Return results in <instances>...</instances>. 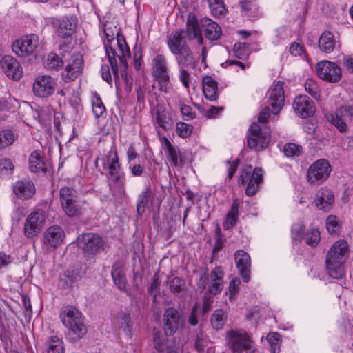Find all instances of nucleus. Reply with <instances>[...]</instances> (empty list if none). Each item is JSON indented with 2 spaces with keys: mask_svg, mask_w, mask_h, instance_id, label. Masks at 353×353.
Instances as JSON below:
<instances>
[{
  "mask_svg": "<svg viewBox=\"0 0 353 353\" xmlns=\"http://www.w3.org/2000/svg\"><path fill=\"white\" fill-rule=\"evenodd\" d=\"M185 38L184 30H177L168 37L167 44L179 65L194 69L196 67V60Z\"/></svg>",
  "mask_w": 353,
  "mask_h": 353,
  "instance_id": "obj_1",
  "label": "nucleus"
},
{
  "mask_svg": "<svg viewBox=\"0 0 353 353\" xmlns=\"http://www.w3.org/2000/svg\"><path fill=\"white\" fill-rule=\"evenodd\" d=\"M59 316L64 326L68 330L67 338L70 341H78L87 333L82 313L77 307L71 305L63 306Z\"/></svg>",
  "mask_w": 353,
  "mask_h": 353,
  "instance_id": "obj_2",
  "label": "nucleus"
},
{
  "mask_svg": "<svg viewBox=\"0 0 353 353\" xmlns=\"http://www.w3.org/2000/svg\"><path fill=\"white\" fill-rule=\"evenodd\" d=\"M348 252L347 243L339 240L334 243L326 256V269L328 275L334 279H341L345 276L344 263Z\"/></svg>",
  "mask_w": 353,
  "mask_h": 353,
  "instance_id": "obj_3",
  "label": "nucleus"
},
{
  "mask_svg": "<svg viewBox=\"0 0 353 353\" xmlns=\"http://www.w3.org/2000/svg\"><path fill=\"white\" fill-rule=\"evenodd\" d=\"M116 43L117 50L114 49L112 45L108 43H105V50L108 57L115 83H117L119 79V75L116 57H118L120 63L127 62L126 57H130V50L123 35L120 34L119 32L117 33Z\"/></svg>",
  "mask_w": 353,
  "mask_h": 353,
  "instance_id": "obj_4",
  "label": "nucleus"
},
{
  "mask_svg": "<svg viewBox=\"0 0 353 353\" xmlns=\"http://www.w3.org/2000/svg\"><path fill=\"white\" fill-rule=\"evenodd\" d=\"M60 203L64 213L69 217H77L82 214L85 201L78 195L76 190L62 187L59 190Z\"/></svg>",
  "mask_w": 353,
  "mask_h": 353,
  "instance_id": "obj_5",
  "label": "nucleus"
},
{
  "mask_svg": "<svg viewBox=\"0 0 353 353\" xmlns=\"http://www.w3.org/2000/svg\"><path fill=\"white\" fill-rule=\"evenodd\" d=\"M103 167L108 170V178L117 184L118 192L121 197L125 196V178L121 172V164L115 149H111L103 159Z\"/></svg>",
  "mask_w": 353,
  "mask_h": 353,
  "instance_id": "obj_6",
  "label": "nucleus"
},
{
  "mask_svg": "<svg viewBox=\"0 0 353 353\" xmlns=\"http://www.w3.org/2000/svg\"><path fill=\"white\" fill-rule=\"evenodd\" d=\"M263 181V171L261 168H252L251 165H245L243 166L241 174L238 178V185H245V194L248 196L255 195L259 190L260 185Z\"/></svg>",
  "mask_w": 353,
  "mask_h": 353,
  "instance_id": "obj_7",
  "label": "nucleus"
},
{
  "mask_svg": "<svg viewBox=\"0 0 353 353\" xmlns=\"http://www.w3.org/2000/svg\"><path fill=\"white\" fill-rule=\"evenodd\" d=\"M77 241L79 248L88 259H94L104 250L105 241L97 234H83L78 237Z\"/></svg>",
  "mask_w": 353,
  "mask_h": 353,
  "instance_id": "obj_8",
  "label": "nucleus"
},
{
  "mask_svg": "<svg viewBox=\"0 0 353 353\" xmlns=\"http://www.w3.org/2000/svg\"><path fill=\"white\" fill-rule=\"evenodd\" d=\"M228 345L232 353H254V343L245 332L239 333L234 330L227 332Z\"/></svg>",
  "mask_w": 353,
  "mask_h": 353,
  "instance_id": "obj_9",
  "label": "nucleus"
},
{
  "mask_svg": "<svg viewBox=\"0 0 353 353\" xmlns=\"http://www.w3.org/2000/svg\"><path fill=\"white\" fill-rule=\"evenodd\" d=\"M223 276L224 272L220 266L215 267L210 272V274L208 272V269L205 268L203 274L199 278V288L202 290L205 289L210 279V283L208 286V292L214 295L219 294L223 290Z\"/></svg>",
  "mask_w": 353,
  "mask_h": 353,
  "instance_id": "obj_10",
  "label": "nucleus"
},
{
  "mask_svg": "<svg viewBox=\"0 0 353 353\" xmlns=\"http://www.w3.org/2000/svg\"><path fill=\"white\" fill-rule=\"evenodd\" d=\"M332 170V168L327 159H318L310 165L307 171V180L310 184L319 185L329 178Z\"/></svg>",
  "mask_w": 353,
  "mask_h": 353,
  "instance_id": "obj_11",
  "label": "nucleus"
},
{
  "mask_svg": "<svg viewBox=\"0 0 353 353\" xmlns=\"http://www.w3.org/2000/svg\"><path fill=\"white\" fill-rule=\"evenodd\" d=\"M327 118L340 132H345L347 130L346 121H353V99L338 108L336 112L329 114Z\"/></svg>",
  "mask_w": 353,
  "mask_h": 353,
  "instance_id": "obj_12",
  "label": "nucleus"
},
{
  "mask_svg": "<svg viewBox=\"0 0 353 353\" xmlns=\"http://www.w3.org/2000/svg\"><path fill=\"white\" fill-rule=\"evenodd\" d=\"M270 135L267 132L262 131L260 125L253 123L249 128L248 135V146L256 151H261L266 148L270 142Z\"/></svg>",
  "mask_w": 353,
  "mask_h": 353,
  "instance_id": "obj_13",
  "label": "nucleus"
},
{
  "mask_svg": "<svg viewBox=\"0 0 353 353\" xmlns=\"http://www.w3.org/2000/svg\"><path fill=\"white\" fill-rule=\"evenodd\" d=\"M319 77L325 81L336 83L341 79V69L334 62L322 61L316 65Z\"/></svg>",
  "mask_w": 353,
  "mask_h": 353,
  "instance_id": "obj_14",
  "label": "nucleus"
},
{
  "mask_svg": "<svg viewBox=\"0 0 353 353\" xmlns=\"http://www.w3.org/2000/svg\"><path fill=\"white\" fill-rule=\"evenodd\" d=\"M46 221V214L43 210L38 209L31 212L26 220L24 234L30 239L37 236L41 230Z\"/></svg>",
  "mask_w": 353,
  "mask_h": 353,
  "instance_id": "obj_15",
  "label": "nucleus"
},
{
  "mask_svg": "<svg viewBox=\"0 0 353 353\" xmlns=\"http://www.w3.org/2000/svg\"><path fill=\"white\" fill-rule=\"evenodd\" d=\"M56 85V81L51 76L39 75L33 83V93L38 97L47 98L54 94Z\"/></svg>",
  "mask_w": 353,
  "mask_h": 353,
  "instance_id": "obj_16",
  "label": "nucleus"
},
{
  "mask_svg": "<svg viewBox=\"0 0 353 353\" xmlns=\"http://www.w3.org/2000/svg\"><path fill=\"white\" fill-rule=\"evenodd\" d=\"M83 59L80 54H74L68 64L61 73V77L64 82L69 83L75 81L83 72Z\"/></svg>",
  "mask_w": 353,
  "mask_h": 353,
  "instance_id": "obj_17",
  "label": "nucleus"
},
{
  "mask_svg": "<svg viewBox=\"0 0 353 353\" xmlns=\"http://www.w3.org/2000/svg\"><path fill=\"white\" fill-rule=\"evenodd\" d=\"M38 44V36L31 34L17 40L12 45V50L18 56L26 57L34 51Z\"/></svg>",
  "mask_w": 353,
  "mask_h": 353,
  "instance_id": "obj_18",
  "label": "nucleus"
},
{
  "mask_svg": "<svg viewBox=\"0 0 353 353\" xmlns=\"http://www.w3.org/2000/svg\"><path fill=\"white\" fill-rule=\"evenodd\" d=\"M0 66L6 76L10 79L18 81L23 76V69L19 62L10 55L2 57Z\"/></svg>",
  "mask_w": 353,
  "mask_h": 353,
  "instance_id": "obj_19",
  "label": "nucleus"
},
{
  "mask_svg": "<svg viewBox=\"0 0 353 353\" xmlns=\"http://www.w3.org/2000/svg\"><path fill=\"white\" fill-rule=\"evenodd\" d=\"M181 314L177 309L174 307L165 309L163 318L165 336H170L176 332L181 323Z\"/></svg>",
  "mask_w": 353,
  "mask_h": 353,
  "instance_id": "obj_20",
  "label": "nucleus"
},
{
  "mask_svg": "<svg viewBox=\"0 0 353 353\" xmlns=\"http://www.w3.org/2000/svg\"><path fill=\"white\" fill-rule=\"evenodd\" d=\"M236 268L239 272L242 280L248 283L250 280L251 259L250 255L242 250H237L234 254Z\"/></svg>",
  "mask_w": 353,
  "mask_h": 353,
  "instance_id": "obj_21",
  "label": "nucleus"
},
{
  "mask_svg": "<svg viewBox=\"0 0 353 353\" xmlns=\"http://www.w3.org/2000/svg\"><path fill=\"white\" fill-rule=\"evenodd\" d=\"M293 107L296 114L302 118L310 117L316 111L314 102L306 95L296 97Z\"/></svg>",
  "mask_w": 353,
  "mask_h": 353,
  "instance_id": "obj_22",
  "label": "nucleus"
},
{
  "mask_svg": "<svg viewBox=\"0 0 353 353\" xmlns=\"http://www.w3.org/2000/svg\"><path fill=\"white\" fill-rule=\"evenodd\" d=\"M152 336L154 347L158 352V353H164L165 348L163 344L165 341L168 343L166 345V353L179 352V344L176 343L175 339H172L169 342L167 339L163 337L161 331L156 330L155 329L153 330Z\"/></svg>",
  "mask_w": 353,
  "mask_h": 353,
  "instance_id": "obj_23",
  "label": "nucleus"
},
{
  "mask_svg": "<svg viewBox=\"0 0 353 353\" xmlns=\"http://www.w3.org/2000/svg\"><path fill=\"white\" fill-rule=\"evenodd\" d=\"M201 32H203L205 37L210 41L219 40L222 35L221 26L208 17H203L200 19Z\"/></svg>",
  "mask_w": 353,
  "mask_h": 353,
  "instance_id": "obj_24",
  "label": "nucleus"
},
{
  "mask_svg": "<svg viewBox=\"0 0 353 353\" xmlns=\"http://www.w3.org/2000/svg\"><path fill=\"white\" fill-rule=\"evenodd\" d=\"M111 275L114 283L118 288L127 294L128 296L132 297V294L130 290L127 288V279L125 274L122 269V265L120 261H116L112 266Z\"/></svg>",
  "mask_w": 353,
  "mask_h": 353,
  "instance_id": "obj_25",
  "label": "nucleus"
},
{
  "mask_svg": "<svg viewBox=\"0 0 353 353\" xmlns=\"http://www.w3.org/2000/svg\"><path fill=\"white\" fill-rule=\"evenodd\" d=\"M77 19L73 17H64L59 20L57 34L63 39H71L77 31Z\"/></svg>",
  "mask_w": 353,
  "mask_h": 353,
  "instance_id": "obj_26",
  "label": "nucleus"
},
{
  "mask_svg": "<svg viewBox=\"0 0 353 353\" xmlns=\"http://www.w3.org/2000/svg\"><path fill=\"white\" fill-rule=\"evenodd\" d=\"M334 202V193L328 188H322L316 192L314 203L319 209L328 211L330 210Z\"/></svg>",
  "mask_w": 353,
  "mask_h": 353,
  "instance_id": "obj_27",
  "label": "nucleus"
},
{
  "mask_svg": "<svg viewBox=\"0 0 353 353\" xmlns=\"http://www.w3.org/2000/svg\"><path fill=\"white\" fill-rule=\"evenodd\" d=\"M270 104L272 108V112L277 114L281 111L284 105V91L282 83L279 81L272 89L269 97Z\"/></svg>",
  "mask_w": 353,
  "mask_h": 353,
  "instance_id": "obj_28",
  "label": "nucleus"
},
{
  "mask_svg": "<svg viewBox=\"0 0 353 353\" xmlns=\"http://www.w3.org/2000/svg\"><path fill=\"white\" fill-rule=\"evenodd\" d=\"M29 168L32 172L46 174L48 172V163L45 161V157L41 151L34 150L29 157Z\"/></svg>",
  "mask_w": 353,
  "mask_h": 353,
  "instance_id": "obj_29",
  "label": "nucleus"
},
{
  "mask_svg": "<svg viewBox=\"0 0 353 353\" xmlns=\"http://www.w3.org/2000/svg\"><path fill=\"white\" fill-rule=\"evenodd\" d=\"M13 191L18 198L26 200L34 195L36 190L32 181L24 179L15 183Z\"/></svg>",
  "mask_w": 353,
  "mask_h": 353,
  "instance_id": "obj_30",
  "label": "nucleus"
},
{
  "mask_svg": "<svg viewBox=\"0 0 353 353\" xmlns=\"http://www.w3.org/2000/svg\"><path fill=\"white\" fill-rule=\"evenodd\" d=\"M64 232L61 227L53 225L47 229L44 234V243L52 247H57L63 240Z\"/></svg>",
  "mask_w": 353,
  "mask_h": 353,
  "instance_id": "obj_31",
  "label": "nucleus"
},
{
  "mask_svg": "<svg viewBox=\"0 0 353 353\" xmlns=\"http://www.w3.org/2000/svg\"><path fill=\"white\" fill-rule=\"evenodd\" d=\"M203 91L207 99L211 101H216L218 99L217 92L218 83L216 80L210 76L206 75L203 77Z\"/></svg>",
  "mask_w": 353,
  "mask_h": 353,
  "instance_id": "obj_32",
  "label": "nucleus"
},
{
  "mask_svg": "<svg viewBox=\"0 0 353 353\" xmlns=\"http://www.w3.org/2000/svg\"><path fill=\"white\" fill-rule=\"evenodd\" d=\"M183 30H184V34H186V37L188 40L192 41L195 39L202 30L200 21H198L194 14H189L187 17L186 28Z\"/></svg>",
  "mask_w": 353,
  "mask_h": 353,
  "instance_id": "obj_33",
  "label": "nucleus"
},
{
  "mask_svg": "<svg viewBox=\"0 0 353 353\" xmlns=\"http://www.w3.org/2000/svg\"><path fill=\"white\" fill-rule=\"evenodd\" d=\"M319 47L325 53L332 52L335 47V40L333 34L330 31L323 32L319 39Z\"/></svg>",
  "mask_w": 353,
  "mask_h": 353,
  "instance_id": "obj_34",
  "label": "nucleus"
},
{
  "mask_svg": "<svg viewBox=\"0 0 353 353\" xmlns=\"http://www.w3.org/2000/svg\"><path fill=\"white\" fill-rule=\"evenodd\" d=\"M45 353H65L63 341L57 336L49 337L45 343Z\"/></svg>",
  "mask_w": 353,
  "mask_h": 353,
  "instance_id": "obj_35",
  "label": "nucleus"
},
{
  "mask_svg": "<svg viewBox=\"0 0 353 353\" xmlns=\"http://www.w3.org/2000/svg\"><path fill=\"white\" fill-rule=\"evenodd\" d=\"M81 268H71L68 269L61 279L65 288L71 287L72 283L79 281L81 279Z\"/></svg>",
  "mask_w": 353,
  "mask_h": 353,
  "instance_id": "obj_36",
  "label": "nucleus"
},
{
  "mask_svg": "<svg viewBox=\"0 0 353 353\" xmlns=\"http://www.w3.org/2000/svg\"><path fill=\"white\" fill-rule=\"evenodd\" d=\"M44 67L49 70L58 71L64 65L62 59L55 53H50L43 61Z\"/></svg>",
  "mask_w": 353,
  "mask_h": 353,
  "instance_id": "obj_37",
  "label": "nucleus"
},
{
  "mask_svg": "<svg viewBox=\"0 0 353 353\" xmlns=\"http://www.w3.org/2000/svg\"><path fill=\"white\" fill-rule=\"evenodd\" d=\"M239 202L238 199L233 201L232 208L226 216V221L224 223V228L229 230L233 228L237 222L239 214Z\"/></svg>",
  "mask_w": 353,
  "mask_h": 353,
  "instance_id": "obj_38",
  "label": "nucleus"
},
{
  "mask_svg": "<svg viewBox=\"0 0 353 353\" xmlns=\"http://www.w3.org/2000/svg\"><path fill=\"white\" fill-rule=\"evenodd\" d=\"M227 321V316L223 310L217 309L212 314L210 323L212 328L216 330L223 329Z\"/></svg>",
  "mask_w": 353,
  "mask_h": 353,
  "instance_id": "obj_39",
  "label": "nucleus"
},
{
  "mask_svg": "<svg viewBox=\"0 0 353 353\" xmlns=\"http://www.w3.org/2000/svg\"><path fill=\"white\" fill-rule=\"evenodd\" d=\"M151 195L152 192L148 187L145 188L139 195L137 203V212L138 214L141 215L145 212V208L148 203Z\"/></svg>",
  "mask_w": 353,
  "mask_h": 353,
  "instance_id": "obj_40",
  "label": "nucleus"
},
{
  "mask_svg": "<svg viewBox=\"0 0 353 353\" xmlns=\"http://www.w3.org/2000/svg\"><path fill=\"white\" fill-rule=\"evenodd\" d=\"M305 225L303 221L295 223L291 228V238L293 242L300 243L305 236Z\"/></svg>",
  "mask_w": 353,
  "mask_h": 353,
  "instance_id": "obj_41",
  "label": "nucleus"
},
{
  "mask_svg": "<svg viewBox=\"0 0 353 353\" xmlns=\"http://www.w3.org/2000/svg\"><path fill=\"white\" fill-rule=\"evenodd\" d=\"M92 111L97 118L103 116L105 112L106 108L102 102L100 96L97 92H94L92 97Z\"/></svg>",
  "mask_w": 353,
  "mask_h": 353,
  "instance_id": "obj_42",
  "label": "nucleus"
},
{
  "mask_svg": "<svg viewBox=\"0 0 353 353\" xmlns=\"http://www.w3.org/2000/svg\"><path fill=\"white\" fill-rule=\"evenodd\" d=\"M208 1L213 16L219 17L226 14L227 10L223 0H208Z\"/></svg>",
  "mask_w": 353,
  "mask_h": 353,
  "instance_id": "obj_43",
  "label": "nucleus"
},
{
  "mask_svg": "<svg viewBox=\"0 0 353 353\" xmlns=\"http://www.w3.org/2000/svg\"><path fill=\"white\" fill-rule=\"evenodd\" d=\"M170 292L175 294H181L185 291V281L183 279L176 276L168 281Z\"/></svg>",
  "mask_w": 353,
  "mask_h": 353,
  "instance_id": "obj_44",
  "label": "nucleus"
},
{
  "mask_svg": "<svg viewBox=\"0 0 353 353\" xmlns=\"http://www.w3.org/2000/svg\"><path fill=\"white\" fill-rule=\"evenodd\" d=\"M283 151L287 157H299L303 153V148L294 143H288L283 145Z\"/></svg>",
  "mask_w": 353,
  "mask_h": 353,
  "instance_id": "obj_45",
  "label": "nucleus"
},
{
  "mask_svg": "<svg viewBox=\"0 0 353 353\" xmlns=\"http://www.w3.org/2000/svg\"><path fill=\"white\" fill-rule=\"evenodd\" d=\"M168 70L167 61L164 55L159 54L152 59V73Z\"/></svg>",
  "mask_w": 353,
  "mask_h": 353,
  "instance_id": "obj_46",
  "label": "nucleus"
},
{
  "mask_svg": "<svg viewBox=\"0 0 353 353\" xmlns=\"http://www.w3.org/2000/svg\"><path fill=\"white\" fill-rule=\"evenodd\" d=\"M168 156L174 167L183 166L184 165V157L176 147H172L167 150Z\"/></svg>",
  "mask_w": 353,
  "mask_h": 353,
  "instance_id": "obj_47",
  "label": "nucleus"
},
{
  "mask_svg": "<svg viewBox=\"0 0 353 353\" xmlns=\"http://www.w3.org/2000/svg\"><path fill=\"white\" fill-rule=\"evenodd\" d=\"M14 165L8 158L0 159V176L9 177L13 173Z\"/></svg>",
  "mask_w": 353,
  "mask_h": 353,
  "instance_id": "obj_48",
  "label": "nucleus"
},
{
  "mask_svg": "<svg viewBox=\"0 0 353 353\" xmlns=\"http://www.w3.org/2000/svg\"><path fill=\"white\" fill-rule=\"evenodd\" d=\"M14 134L11 130H3L0 131V150L11 145L14 141Z\"/></svg>",
  "mask_w": 353,
  "mask_h": 353,
  "instance_id": "obj_49",
  "label": "nucleus"
},
{
  "mask_svg": "<svg viewBox=\"0 0 353 353\" xmlns=\"http://www.w3.org/2000/svg\"><path fill=\"white\" fill-rule=\"evenodd\" d=\"M193 126L190 124L179 121L176 124V132L179 137L188 138L192 133Z\"/></svg>",
  "mask_w": 353,
  "mask_h": 353,
  "instance_id": "obj_50",
  "label": "nucleus"
},
{
  "mask_svg": "<svg viewBox=\"0 0 353 353\" xmlns=\"http://www.w3.org/2000/svg\"><path fill=\"white\" fill-rule=\"evenodd\" d=\"M153 77L157 81L159 89L161 90H165L170 83V76L168 70L166 72H159L152 73Z\"/></svg>",
  "mask_w": 353,
  "mask_h": 353,
  "instance_id": "obj_51",
  "label": "nucleus"
},
{
  "mask_svg": "<svg viewBox=\"0 0 353 353\" xmlns=\"http://www.w3.org/2000/svg\"><path fill=\"white\" fill-rule=\"evenodd\" d=\"M233 51L236 58L239 59H246L249 54L248 44L246 43H239L234 46Z\"/></svg>",
  "mask_w": 353,
  "mask_h": 353,
  "instance_id": "obj_52",
  "label": "nucleus"
},
{
  "mask_svg": "<svg viewBox=\"0 0 353 353\" xmlns=\"http://www.w3.org/2000/svg\"><path fill=\"white\" fill-rule=\"evenodd\" d=\"M267 340L271 347L272 353H279L280 350V335L277 332L270 333L267 336Z\"/></svg>",
  "mask_w": 353,
  "mask_h": 353,
  "instance_id": "obj_53",
  "label": "nucleus"
},
{
  "mask_svg": "<svg viewBox=\"0 0 353 353\" xmlns=\"http://www.w3.org/2000/svg\"><path fill=\"white\" fill-rule=\"evenodd\" d=\"M320 240V232L317 229H312L305 234V243L312 247L317 245Z\"/></svg>",
  "mask_w": 353,
  "mask_h": 353,
  "instance_id": "obj_54",
  "label": "nucleus"
},
{
  "mask_svg": "<svg viewBox=\"0 0 353 353\" xmlns=\"http://www.w3.org/2000/svg\"><path fill=\"white\" fill-rule=\"evenodd\" d=\"M207 345V341L205 338L204 333L202 330H199L196 333L194 343V347L198 352H203Z\"/></svg>",
  "mask_w": 353,
  "mask_h": 353,
  "instance_id": "obj_55",
  "label": "nucleus"
},
{
  "mask_svg": "<svg viewBox=\"0 0 353 353\" xmlns=\"http://www.w3.org/2000/svg\"><path fill=\"white\" fill-rule=\"evenodd\" d=\"M157 122L164 130L170 129L172 127L171 119L167 116L165 112H157L156 117Z\"/></svg>",
  "mask_w": 353,
  "mask_h": 353,
  "instance_id": "obj_56",
  "label": "nucleus"
},
{
  "mask_svg": "<svg viewBox=\"0 0 353 353\" xmlns=\"http://www.w3.org/2000/svg\"><path fill=\"white\" fill-rule=\"evenodd\" d=\"M305 90L314 99L319 97L318 91V85L312 79H307L305 83Z\"/></svg>",
  "mask_w": 353,
  "mask_h": 353,
  "instance_id": "obj_57",
  "label": "nucleus"
},
{
  "mask_svg": "<svg viewBox=\"0 0 353 353\" xmlns=\"http://www.w3.org/2000/svg\"><path fill=\"white\" fill-rule=\"evenodd\" d=\"M161 281L157 273H155L152 277V281L148 288V293L153 296L154 300L157 298V293L154 292L159 290Z\"/></svg>",
  "mask_w": 353,
  "mask_h": 353,
  "instance_id": "obj_58",
  "label": "nucleus"
},
{
  "mask_svg": "<svg viewBox=\"0 0 353 353\" xmlns=\"http://www.w3.org/2000/svg\"><path fill=\"white\" fill-rule=\"evenodd\" d=\"M180 111L183 119L185 121H190L196 117V113L192 111V108L188 105L181 104Z\"/></svg>",
  "mask_w": 353,
  "mask_h": 353,
  "instance_id": "obj_59",
  "label": "nucleus"
},
{
  "mask_svg": "<svg viewBox=\"0 0 353 353\" xmlns=\"http://www.w3.org/2000/svg\"><path fill=\"white\" fill-rule=\"evenodd\" d=\"M326 227L330 234H335L337 232L339 223L335 216H329L326 220Z\"/></svg>",
  "mask_w": 353,
  "mask_h": 353,
  "instance_id": "obj_60",
  "label": "nucleus"
},
{
  "mask_svg": "<svg viewBox=\"0 0 353 353\" xmlns=\"http://www.w3.org/2000/svg\"><path fill=\"white\" fill-rule=\"evenodd\" d=\"M226 163L229 165L228 169V178L231 180L237 170L240 160L239 159L234 161L228 160Z\"/></svg>",
  "mask_w": 353,
  "mask_h": 353,
  "instance_id": "obj_61",
  "label": "nucleus"
},
{
  "mask_svg": "<svg viewBox=\"0 0 353 353\" xmlns=\"http://www.w3.org/2000/svg\"><path fill=\"white\" fill-rule=\"evenodd\" d=\"M119 327L123 329L127 334L131 332L130 325V316L129 314H124L119 323Z\"/></svg>",
  "mask_w": 353,
  "mask_h": 353,
  "instance_id": "obj_62",
  "label": "nucleus"
},
{
  "mask_svg": "<svg viewBox=\"0 0 353 353\" xmlns=\"http://www.w3.org/2000/svg\"><path fill=\"white\" fill-rule=\"evenodd\" d=\"M102 79L105 81L108 84L111 85L112 82V78L111 76L110 70L108 65L103 64L101 68Z\"/></svg>",
  "mask_w": 353,
  "mask_h": 353,
  "instance_id": "obj_63",
  "label": "nucleus"
},
{
  "mask_svg": "<svg viewBox=\"0 0 353 353\" xmlns=\"http://www.w3.org/2000/svg\"><path fill=\"white\" fill-rule=\"evenodd\" d=\"M270 117V109L266 106L263 108L258 117V121L262 123L268 122Z\"/></svg>",
  "mask_w": 353,
  "mask_h": 353,
  "instance_id": "obj_64",
  "label": "nucleus"
}]
</instances>
